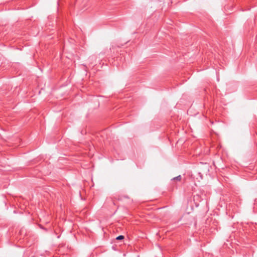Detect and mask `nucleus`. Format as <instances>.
Instances as JSON below:
<instances>
[{
    "label": "nucleus",
    "instance_id": "nucleus-1",
    "mask_svg": "<svg viewBox=\"0 0 257 257\" xmlns=\"http://www.w3.org/2000/svg\"><path fill=\"white\" fill-rule=\"evenodd\" d=\"M96 57L95 56H91L88 58V61L90 63H93L94 61H95Z\"/></svg>",
    "mask_w": 257,
    "mask_h": 257
},
{
    "label": "nucleus",
    "instance_id": "nucleus-2",
    "mask_svg": "<svg viewBox=\"0 0 257 257\" xmlns=\"http://www.w3.org/2000/svg\"><path fill=\"white\" fill-rule=\"evenodd\" d=\"M182 179V177L181 175H179L176 177H174V178H173V180H176V181H180Z\"/></svg>",
    "mask_w": 257,
    "mask_h": 257
},
{
    "label": "nucleus",
    "instance_id": "nucleus-3",
    "mask_svg": "<svg viewBox=\"0 0 257 257\" xmlns=\"http://www.w3.org/2000/svg\"><path fill=\"white\" fill-rule=\"evenodd\" d=\"M123 238H124V236L120 235L118 236L116 238V239H117V240H121V239H123Z\"/></svg>",
    "mask_w": 257,
    "mask_h": 257
}]
</instances>
